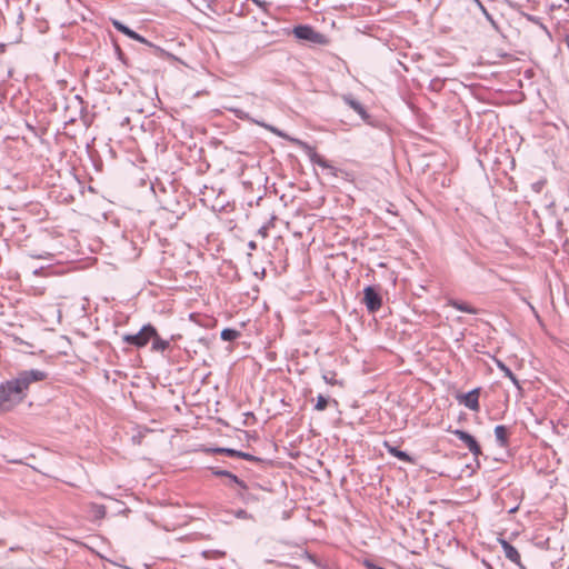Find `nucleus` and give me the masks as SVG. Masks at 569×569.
Segmentation results:
<instances>
[{
    "label": "nucleus",
    "mask_w": 569,
    "mask_h": 569,
    "mask_svg": "<svg viewBox=\"0 0 569 569\" xmlns=\"http://www.w3.org/2000/svg\"><path fill=\"white\" fill-rule=\"evenodd\" d=\"M479 395L480 388H475L467 393L458 395L457 400L468 409L477 412L480 410Z\"/></svg>",
    "instance_id": "nucleus-7"
},
{
    "label": "nucleus",
    "mask_w": 569,
    "mask_h": 569,
    "mask_svg": "<svg viewBox=\"0 0 569 569\" xmlns=\"http://www.w3.org/2000/svg\"><path fill=\"white\" fill-rule=\"evenodd\" d=\"M209 469L211 470L212 475H214L217 477H227L228 478V475L230 472L228 470H222V469H219L216 467H210Z\"/></svg>",
    "instance_id": "nucleus-27"
},
{
    "label": "nucleus",
    "mask_w": 569,
    "mask_h": 569,
    "mask_svg": "<svg viewBox=\"0 0 569 569\" xmlns=\"http://www.w3.org/2000/svg\"><path fill=\"white\" fill-rule=\"evenodd\" d=\"M210 552H211V551H207V550H206V551H203V552H202V555H203V557H204V558H209V553H210Z\"/></svg>",
    "instance_id": "nucleus-32"
},
{
    "label": "nucleus",
    "mask_w": 569,
    "mask_h": 569,
    "mask_svg": "<svg viewBox=\"0 0 569 569\" xmlns=\"http://www.w3.org/2000/svg\"><path fill=\"white\" fill-rule=\"evenodd\" d=\"M237 458H241V459H244V460H248V461H254V462H260L261 459L253 456V455H250L248 452H243V451H239L238 450V455H237Z\"/></svg>",
    "instance_id": "nucleus-26"
},
{
    "label": "nucleus",
    "mask_w": 569,
    "mask_h": 569,
    "mask_svg": "<svg viewBox=\"0 0 569 569\" xmlns=\"http://www.w3.org/2000/svg\"><path fill=\"white\" fill-rule=\"evenodd\" d=\"M238 518H247V511L246 510H239L237 512Z\"/></svg>",
    "instance_id": "nucleus-30"
},
{
    "label": "nucleus",
    "mask_w": 569,
    "mask_h": 569,
    "mask_svg": "<svg viewBox=\"0 0 569 569\" xmlns=\"http://www.w3.org/2000/svg\"><path fill=\"white\" fill-rule=\"evenodd\" d=\"M90 510L94 519H103L107 515V508L103 505L92 503Z\"/></svg>",
    "instance_id": "nucleus-20"
},
{
    "label": "nucleus",
    "mask_w": 569,
    "mask_h": 569,
    "mask_svg": "<svg viewBox=\"0 0 569 569\" xmlns=\"http://www.w3.org/2000/svg\"><path fill=\"white\" fill-rule=\"evenodd\" d=\"M342 100L347 106L355 110L365 122H369L370 114L367 112L366 108L360 103V101H358L352 94L342 96Z\"/></svg>",
    "instance_id": "nucleus-8"
},
{
    "label": "nucleus",
    "mask_w": 569,
    "mask_h": 569,
    "mask_svg": "<svg viewBox=\"0 0 569 569\" xmlns=\"http://www.w3.org/2000/svg\"><path fill=\"white\" fill-rule=\"evenodd\" d=\"M501 546L505 552V557L515 565H520L521 557L517 548L506 540H502Z\"/></svg>",
    "instance_id": "nucleus-13"
},
{
    "label": "nucleus",
    "mask_w": 569,
    "mask_h": 569,
    "mask_svg": "<svg viewBox=\"0 0 569 569\" xmlns=\"http://www.w3.org/2000/svg\"><path fill=\"white\" fill-rule=\"evenodd\" d=\"M238 496L246 502H248L250 499H251V495L248 492V490H242L240 489V491L238 492Z\"/></svg>",
    "instance_id": "nucleus-29"
},
{
    "label": "nucleus",
    "mask_w": 569,
    "mask_h": 569,
    "mask_svg": "<svg viewBox=\"0 0 569 569\" xmlns=\"http://www.w3.org/2000/svg\"><path fill=\"white\" fill-rule=\"evenodd\" d=\"M567 3H569V0H565Z\"/></svg>",
    "instance_id": "nucleus-34"
},
{
    "label": "nucleus",
    "mask_w": 569,
    "mask_h": 569,
    "mask_svg": "<svg viewBox=\"0 0 569 569\" xmlns=\"http://www.w3.org/2000/svg\"><path fill=\"white\" fill-rule=\"evenodd\" d=\"M292 34L301 41L315 43V44H326L327 38L325 34L316 31L309 24H299L292 29Z\"/></svg>",
    "instance_id": "nucleus-4"
},
{
    "label": "nucleus",
    "mask_w": 569,
    "mask_h": 569,
    "mask_svg": "<svg viewBox=\"0 0 569 569\" xmlns=\"http://www.w3.org/2000/svg\"><path fill=\"white\" fill-rule=\"evenodd\" d=\"M328 405H329V399L323 395H318L316 405H315V410L323 411L327 409Z\"/></svg>",
    "instance_id": "nucleus-22"
},
{
    "label": "nucleus",
    "mask_w": 569,
    "mask_h": 569,
    "mask_svg": "<svg viewBox=\"0 0 569 569\" xmlns=\"http://www.w3.org/2000/svg\"><path fill=\"white\" fill-rule=\"evenodd\" d=\"M497 367L499 368V370L501 372H503L505 377H508L511 380V382L519 390H521V386H520V382H519L518 378L515 376V373L511 371V369L508 366H506L502 361L497 360Z\"/></svg>",
    "instance_id": "nucleus-16"
},
{
    "label": "nucleus",
    "mask_w": 569,
    "mask_h": 569,
    "mask_svg": "<svg viewBox=\"0 0 569 569\" xmlns=\"http://www.w3.org/2000/svg\"><path fill=\"white\" fill-rule=\"evenodd\" d=\"M521 16L526 18L528 21L539 26V28H541L547 34H550L547 26L541 21V18L526 12H521Z\"/></svg>",
    "instance_id": "nucleus-19"
},
{
    "label": "nucleus",
    "mask_w": 569,
    "mask_h": 569,
    "mask_svg": "<svg viewBox=\"0 0 569 569\" xmlns=\"http://www.w3.org/2000/svg\"><path fill=\"white\" fill-rule=\"evenodd\" d=\"M448 306H451L461 312H466V313H470V315H477L479 312L478 309L468 305L467 302L455 300V299H450L448 301Z\"/></svg>",
    "instance_id": "nucleus-15"
},
{
    "label": "nucleus",
    "mask_w": 569,
    "mask_h": 569,
    "mask_svg": "<svg viewBox=\"0 0 569 569\" xmlns=\"http://www.w3.org/2000/svg\"><path fill=\"white\" fill-rule=\"evenodd\" d=\"M452 433L460 441L463 442V445L469 449V451L475 457H478L482 453L480 445L478 443L477 439L472 435H470L469 432L461 430V429H456L452 431Z\"/></svg>",
    "instance_id": "nucleus-6"
},
{
    "label": "nucleus",
    "mask_w": 569,
    "mask_h": 569,
    "mask_svg": "<svg viewBox=\"0 0 569 569\" xmlns=\"http://www.w3.org/2000/svg\"><path fill=\"white\" fill-rule=\"evenodd\" d=\"M385 447L391 456L398 458L399 460L408 463H415V459L407 453L406 451L400 450L398 447L390 445L389 442H385Z\"/></svg>",
    "instance_id": "nucleus-14"
},
{
    "label": "nucleus",
    "mask_w": 569,
    "mask_h": 569,
    "mask_svg": "<svg viewBox=\"0 0 569 569\" xmlns=\"http://www.w3.org/2000/svg\"><path fill=\"white\" fill-rule=\"evenodd\" d=\"M322 379L325 380L326 383L330 386L343 387V381L337 379V373L333 370H325L322 372Z\"/></svg>",
    "instance_id": "nucleus-17"
},
{
    "label": "nucleus",
    "mask_w": 569,
    "mask_h": 569,
    "mask_svg": "<svg viewBox=\"0 0 569 569\" xmlns=\"http://www.w3.org/2000/svg\"><path fill=\"white\" fill-rule=\"evenodd\" d=\"M569 569V568H568Z\"/></svg>",
    "instance_id": "nucleus-35"
},
{
    "label": "nucleus",
    "mask_w": 569,
    "mask_h": 569,
    "mask_svg": "<svg viewBox=\"0 0 569 569\" xmlns=\"http://www.w3.org/2000/svg\"><path fill=\"white\" fill-rule=\"evenodd\" d=\"M310 160H311L315 164H317V166H319V167H322V168H330V166H329L328 161H327L323 157L319 156V154H318V153H316V152H312V153L310 154Z\"/></svg>",
    "instance_id": "nucleus-23"
},
{
    "label": "nucleus",
    "mask_w": 569,
    "mask_h": 569,
    "mask_svg": "<svg viewBox=\"0 0 569 569\" xmlns=\"http://www.w3.org/2000/svg\"><path fill=\"white\" fill-rule=\"evenodd\" d=\"M48 378V372L40 369H30L20 371L14 381L20 387L21 391L28 396L29 388L33 382H40Z\"/></svg>",
    "instance_id": "nucleus-3"
},
{
    "label": "nucleus",
    "mask_w": 569,
    "mask_h": 569,
    "mask_svg": "<svg viewBox=\"0 0 569 569\" xmlns=\"http://www.w3.org/2000/svg\"><path fill=\"white\" fill-rule=\"evenodd\" d=\"M153 336H156V327L151 323H147L134 335H123L122 342L133 346L137 349H142L151 342Z\"/></svg>",
    "instance_id": "nucleus-2"
},
{
    "label": "nucleus",
    "mask_w": 569,
    "mask_h": 569,
    "mask_svg": "<svg viewBox=\"0 0 569 569\" xmlns=\"http://www.w3.org/2000/svg\"><path fill=\"white\" fill-rule=\"evenodd\" d=\"M238 119H241V120H251L253 121L254 123H257L258 126L260 127H263L266 128L267 130L271 131L272 133L279 136V137H282V132L277 129L276 127L271 126V124H267L264 123L263 121H258V120H253L249 117L248 112L243 111L242 109H239V108H230L229 109Z\"/></svg>",
    "instance_id": "nucleus-10"
},
{
    "label": "nucleus",
    "mask_w": 569,
    "mask_h": 569,
    "mask_svg": "<svg viewBox=\"0 0 569 569\" xmlns=\"http://www.w3.org/2000/svg\"><path fill=\"white\" fill-rule=\"evenodd\" d=\"M228 478L232 483L237 485L240 489L244 491L248 490V485L232 472H229Z\"/></svg>",
    "instance_id": "nucleus-25"
},
{
    "label": "nucleus",
    "mask_w": 569,
    "mask_h": 569,
    "mask_svg": "<svg viewBox=\"0 0 569 569\" xmlns=\"http://www.w3.org/2000/svg\"><path fill=\"white\" fill-rule=\"evenodd\" d=\"M477 7L480 9V11L482 12V14L486 17V19L490 22V24L495 28V29H498V23L497 21L493 19L492 14H490L488 12V10L486 9V7L482 4V2L480 0H472Z\"/></svg>",
    "instance_id": "nucleus-21"
},
{
    "label": "nucleus",
    "mask_w": 569,
    "mask_h": 569,
    "mask_svg": "<svg viewBox=\"0 0 569 569\" xmlns=\"http://www.w3.org/2000/svg\"><path fill=\"white\" fill-rule=\"evenodd\" d=\"M510 430L507 426L498 425L495 428L496 441L501 448H506L509 445Z\"/></svg>",
    "instance_id": "nucleus-12"
},
{
    "label": "nucleus",
    "mask_w": 569,
    "mask_h": 569,
    "mask_svg": "<svg viewBox=\"0 0 569 569\" xmlns=\"http://www.w3.org/2000/svg\"><path fill=\"white\" fill-rule=\"evenodd\" d=\"M442 87H443V83H442V81H441V80H439V79H433V80H431V82H430V88H431L432 90H435V91H440V90L442 89Z\"/></svg>",
    "instance_id": "nucleus-28"
},
{
    "label": "nucleus",
    "mask_w": 569,
    "mask_h": 569,
    "mask_svg": "<svg viewBox=\"0 0 569 569\" xmlns=\"http://www.w3.org/2000/svg\"><path fill=\"white\" fill-rule=\"evenodd\" d=\"M361 302L366 306L369 313L377 312L382 306V296L379 286H367L363 288Z\"/></svg>",
    "instance_id": "nucleus-5"
},
{
    "label": "nucleus",
    "mask_w": 569,
    "mask_h": 569,
    "mask_svg": "<svg viewBox=\"0 0 569 569\" xmlns=\"http://www.w3.org/2000/svg\"><path fill=\"white\" fill-rule=\"evenodd\" d=\"M173 340V336L170 339H162L156 329V336L151 339V351L163 353L170 349V342Z\"/></svg>",
    "instance_id": "nucleus-11"
},
{
    "label": "nucleus",
    "mask_w": 569,
    "mask_h": 569,
    "mask_svg": "<svg viewBox=\"0 0 569 569\" xmlns=\"http://www.w3.org/2000/svg\"><path fill=\"white\" fill-rule=\"evenodd\" d=\"M214 453L226 455L228 457H237L238 450L231 448H213L211 449Z\"/></svg>",
    "instance_id": "nucleus-24"
},
{
    "label": "nucleus",
    "mask_w": 569,
    "mask_h": 569,
    "mask_svg": "<svg viewBox=\"0 0 569 569\" xmlns=\"http://www.w3.org/2000/svg\"><path fill=\"white\" fill-rule=\"evenodd\" d=\"M216 553H217L219 557H221V556H223V555H224L223 552H219V551H216Z\"/></svg>",
    "instance_id": "nucleus-33"
},
{
    "label": "nucleus",
    "mask_w": 569,
    "mask_h": 569,
    "mask_svg": "<svg viewBox=\"0 0 569 569\" xmlns=\"http://www.w3.org/2000/svg\"><path fill=\"white\" fill-rule=\"evenodd\" d=\"M26 399L14 379L0 383V411H10Z\"/></svg>",
    "instance_id": "nucleus-1"
},
{
    "label": "nucleus",
    "mask_w": 569,
    "mask_h": 569,
    "mask_svg": "<svg viewBox=\"0 0 569 569\" xmlns=\"http://www.w3.org/2000/svg\"><path fill=\"white\" fill-rule=\"evenodd\" d=\"M240 332L236 329H232V328H224L221 333H220V337L222 340L224 341H234L236 339H238L240 337Z\"/></svg>",
    "instance_id": "nucleus-18"
},
{
    "label": "nucleus",
    "mask_w": 569,
    "mask_h": 569,
    "mask_svg": "<svg viewBox=\"0 0 569 569\" xmlns=\"http://www.w3.org/2000/svg\"><path fill=\"white\" fill-rule=\"evenodd\" d=\"M7 50V44L6 43H0V54L4 53Z\"/></svg>",
    "instance_id": "nucleus-31"
},
{
    "label": "nucleus",
    "mask_w": 569,
    "mask_h": 569,
    "mask_svg": "<svg viewBox=\"0 0 569 569\" xmlns=\"http://www.w3.org/2000/svg\"><path fill=\"white\" fill-rule=\"evenodd\" d=\"M112 26L114 27L116 30H118L119 32L126 34L130 39H133L136 41H139L141 43H144V44H148V46L152 47V44L146 38L140 36L139 33H137L134 30L130 29L123 22H121L119 20H113L112 21Z\"/></svg>",
    "instance_id": "nucleus-9"
}]
</instances>
